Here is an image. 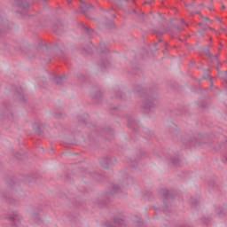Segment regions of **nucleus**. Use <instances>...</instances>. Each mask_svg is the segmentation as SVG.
<instances>
[{
  "label": "nucleus",
  "instance_id": "1",
  "mask_svg": "<svg viewBox=\"0 0 227 227\" xmlns=\"http://www.w3.org/2000/svg\"><path fill=\"white\" fill-rule=\"evenodd\" d=\"M19 217H20V216L16 215L15 217L12 218V220L18 221V220H19Z\"/></svg>",
  "mask_w": 227,
  "mask_h": 227
},
{
  "label": "nucleus",
  "instance_id": "2",
  "mask_svg": "<svg viewBox=\"0 0 227 227\" xmlns=\"http://www.w3.org/2000/svg\"><path fill=\"white\" fill-rule=\"evenodd\" d=\"M222 8L224 9V8H225V5H224V4H222Z\"/></svg>",
  "mask_w": 227,
  "mask_h": 227
},
{
  "label": "nucleus",
  "instance_id": "3",
  "mask_svg": "<svg viewBox=\"0 0 227 227\" xmlns=\"http://www.w3.org/2000/svg\"><path fill=\"white\" fill-rule=\"evenodd\" d=\"M204 20H209L208 18H205Z\"/></svg>",
  "mask_w": 227,
  "mask_h": 227
}]
</instances>
